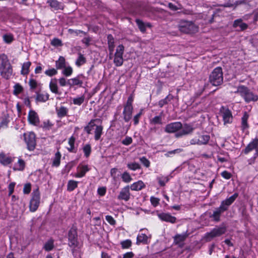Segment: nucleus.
Listing matches in <instances>:
<instances>
[{"instance_id":"nucleus-1","label":"nucleus","mask_w":258,"mask_h":258,"mask_svg":"<svg viewBox=\"0 0 258 258\" xmlns=\"http://www.w3.org/2000/svg\"><path fill=\"white\" fill-rule=\"evenodd\" d=\"M209 82L215 86H219L223 83V72L221 67H217L212 72L209 76Z\"/></svg>"},{"instance_id":"nucleus-2","label":"nucleus","mask_w":258,"mask_h":258,"mask_svg":"<svg viewBox=\"0 0 258 258\" xmlns=\"http://www.w3.org/2000/svg\"><path fill=\"white\" fill-rule=\"evenodd\" d=\"M181 32L185 34L195 33L198 31L199 27L191 21H181L178 25Z\"/></svg>"},{"instance_id":"nucleus-3","label":"nucleus","mask_w":258,"mask_h":258,"mask_svg":"<svg viewBox=\"0 0 258 258\" xmlns=\"http://www.w3.org/2000/svg\"><path fill=\"white\" fill-rule=\"evenodd\" d=\"M227 231V227L222 223L220 226H216L210 232L206 233L205 234V239L207 241H210L213 238L219 237L225 233Z\"/></svg>"},{"instance_id":"nucleus-4","label":"nucleus","mask_w":258,"mask_h":258,"mask_svg":"<svg viewBox=\"0 0 258 258\" xmlns=\"http://www.w3.org/2000/svg\"><path fill=\"white\" fill-rule=\"evenodd\" d=\"M237 92L239 93L247 102H249L251 101H255L258 100V96L254 95L247 87L244 86H240L238 87Z\"/></svg>"},{"instance_id":"nucleus-5","label":"nucleus","mask_w":258,"mask_h":258,"mask_svg":"<svg viewBox=\"0 0 258 258\" xmlns=\"http://www.w3.org/2000/svg\"><path fill=\"white\" fill-rule=\"evenodd\" d=\"M31 196L29 209L31 212H34L37 210L40 203V194L38 187L33 190Z\"/></svg>"},{"instance_id":"nucleus-6","label":"nucleus","mask_w":258,"mask_h":258,"mask_svg":"<svg viewBox=\"0 0 258 258\" xmlns=\"http://www.w3.org/2000/svg\"><path fill=\"white\" fill-rule=\"evenodd\" d=\"M124 51V47L122 44L119 45L116 49V51L114 55L113 62L116 67L121 66L123 64V54Z\"/></svg>"},{"instance_id":"nucleus-7","label":"nucleus","mask_w":258,"mask_h":258,"mask_svg":"<svg viewBox=\"0 0 258 258\" xmlns=\"http://www.w3.org/2000/svg\"><path fill=\"white\" fill-rule=\"evenodd\" d=\"M24 140L27 145V148L30 151H33L36 147L35 135L33 132L24 134Z\"/></svg>"},{"instance_id":"nucleus-8","label":"nucleus","mask_w":258,"mask_h":258,"mask_svg":"<svg viewBox=\"0 0 258 258\" xmlns=\"http://www.w3.org/2000/svg\"><path fill=\"white\" fill-rule=\"evenodd\" d=\"M68 240L69 246L75 248L78 246V234L75 228L72 227L69 231Z\"/></svg>"},{"instance_id":"nucleus-9","label":"nucleus","mask_w":258,"mask_h":258,"mask_svg":"<svg viewBox=\"0 0 258 258\" xmlns=\"http://www.w3.org/2000/svg\"><path fill=\"white\" fill-rule=\"evenodd\" d=\"M254 150L255 152L254 155V158H256L258 156V139H255L250 142L244 150L245 154H248L250 151Z\"/></svg>"},{"instance_id":"nucleus-10","label":"nucleus","mask_w":258,"mask_h":258,"mask_svg":"<svg viewBox=\"0 0 258 258\" xmlns=\"http://www.w3.org/2000/svg\"><path fill=\"white\" fill-rule=\"evenodd\" d=\"M182 128L180 122H174L167 124L165 127V132L167 133H175Z\"/></svg>"},{"instance_id":"nucleus-11","label":"nucleus","mask_w":258,"mask_h":258,"mask_svg":"<svg viewBox=\"0 0 258 258\" xmlns=\"http://www.w3.org/2000/svg\"><path fill=\"white\" fill-rule=\"evenodd\" d=\"M83 76L82 75H78L75 78H73L68 80L67 85L72 88L75 86H77L79 87H83V81L81 80V78Z\"/></svg>"},{"instance_id":"nucleus-12","label":"nucleus","mask_w":258,"mask_h":258,"mask_svg":"<svg viewBox=\"0 0 258 258\" xmlns=\"http://www.w3.org/2000/svg\"><path fill=\"white\" fill-rule=\"evenodd\" d=\"M237 197L238 194L236 193L234 194L229 198L221 202L220 207H221L225 211H227L229 207L234 202Z\"/></svg>"},{"instance_id":"nucleus-13","label":"nucleus","mask_w":258,"mask_h":258,"mask_svg":"<svg viewBox=\"0 0 258 258\" xmlns=\"http://www.w3.org/2000/svg\"><path fill=\"white\" fill-rule=\"evenodd\" d=\"M130 186L127 185L121 189L117 198L119 200L128 201L130 199Z\"/></svg>"},{"instance_id":"nucleus-14","label":"nucleus","mask_w":258,"mask_h":258,"mask_svg":"<svg viewBox=\"0 0 258 258\" xmlns=\"http://www.w3.org/2000/svg\"><path fill=\"white\" fill-rule=\"evenodd\" d=\"M13 69L11 64L0 69L1 76L6 79H9L12 75Z\"/></svg>"},{"instance_id":"nucleus-15","label":"nucleus","mask_w":258,"mask_h":258,"mask_svg":"<svg viewBox=\"0 0 258 258\" xmlns=\"http://www.w3.org/2000/svg\"><path fill=\"white\" fill-rule=\"evenodd\" d=\"M28 119L30 123L37 125L39 122V117L37 113L34 110H30L28 113Z\"/></svg>"},{"instance_id":"nucleus-16","label":"nucleus","mask_w":258,"mask_h":258,"mask_svg":"<svg viewBox=\"0 0 258 258\" xmlns=\"http://www.w3.org/2000/svg\"><path fill=\"white\" fill-rule=\"evenodd\" d=\"M159 218L162 221L174 223L176 222V218L170 214L165 213H161L158 214Z\"/></svg>"},{"instance_id":"nucleus-17","label":"nucleus","mask_w":258,"mask_h":258,"mask_svg":"<svg viewBox=\"0 0 258 258\" xmlns=\"http://www.w3.org/2000/svg\"><path fill=\"white\" fill-rule=\"evenodd\" d=\"M222 117L224 124L230 123L232 122L233 116L231 111L229 108H224Z\"/></svg>"},{"instance_id":"nucleus-18","label":"nucleus","mask_w":258,"mask_h":258,"mask_svg":"<svg viewBox=\"0 0 258 258\" xmlns=\"http://www.w3.org/2000/svg\"><path fill=\"white\" fill-rule=\"evenodd\" d=\"M224 212L225 211L221 207H219L213 211V214L210 215V217L212 218L214 221L219 222L220 221L221 214Z\"/></svg>"},{"instance_id":"nucleus-19","label":"nucleus","mask_w":258,"mask_h":258,"mask_svg":"<svg viewBox=\"0 0 258 258\" xmlns=\"http://www.w3.org/2000/svg\"><path fill=\"white\" fill-rule=\"evenodd\" d=\"M89 170L87 165H79L77 168V172L75 174V176L78 178L82 177Z\"/></svg>"},{"instance_id":"nucleus-20","label":"nucleus","mask_w":258,"mask_h":258,"mask_svg":"<svg viewBox=\"0 0 258 258\" xmlns=\"http://www.w3.org/2000/svg\"><path fill=\"white\" fill-rule=\"evenodd\" d=\"M47 3L54 10H62L64 7L62 3L58 2L56 0H47Z\"/></svg>"},{"instance_id":"nucleus-21","label":"nucleus","mask_w":258,"mask_h":258,"mask_svg":"<svg viewBox=\"0 0 258 258\" xmlns=\"http://www.w3.org/2000/svg\"><path fill=\"white\" fill-rule=\"evenodd\" d=\"M133 107H125L124 106V109L123 111V119L125 122H128L132 118V112Z\"/></svg>"},{"instance_id":"nucleus-22","label":"nucleus","mask_w":258,"mask_h":258,"mask_svg":"<svg viewBox=\"0 0 258 258\" xmlns=\"http://www.w3.org/2000/svg\"><path fill=\"white\" fill-rule=\"evenodd\" d=\"M107 44L110 55H112L115 47L114 39L111 34L107 35Z\"/></svg>"},{"instance_id":"nucleus-23","label":"nucleus","mask_w":258,"mask_h":258,"mask_svg":"<svg viewBox=\"0 0 258 258\" xmlns=\"http://www.w3.org/2000/svg\"><path fill=\"white\" fill-rule=\"evenodd\" d=\"M13 161L10 157L7 156L3 152L0 153V163L4 166H7Z\"/></svg>"},{"instance_id":"nucleus-24","label":"nucleus","mask_w":258,"mask_h":258,"mask_svg":"<svg viewBox=\"0 0 258 258\" xmlns=\"http://www.w3.org/2000/svg\"><path fill=\"white\" fill-rule=\"evenodd\" d=\"M145 186V185L144 182L141 180H139L131 184L130 188L132 190L138 191L141 190Z\"/></svg>"},{"instance_id":"nucleus-25","label":"nucleus","mask_w":258,"mask_h":258,"mask_svg":"<svg viewBox=\"0 0 258 258\" xmlns=\"http://www.w3.org/2000/svg\"><path fill=\"white\" fill-rule=\"evenodd\" d=\"M148 240V237L143 233L140 234L138 235L137 238V244L139 245L141 243L143 244H147Z\"/></svg>"},{"instance_id":"nucleus-26","label":"nucleus","mask_w":258,"mask_h":258,"mask_svg":"<svg viewBox=\"0 0 258 258\" xmlns=\"http://www.w3.org/2000/svg\"><path fill=\"white\" fill-rule=\"evenodd\" d=\"M10 64L7 56L4 53L0 55V69Z\"/></svg>"},{"instance_id":"nucleus-27","label":"nucleus","mask_w":258,"mask_h":258,"mask_svg":"<svg viewBox=\"0 0 258 258\" xmlns=\"http://www.w3.org/2000/svg\"><path fill=\"white\" fill-rule=\"evenodd\" d=\"M233 27L235 28L239 27L240 30H244L247 28L248 26L246 23H243L241 19H237L234 21Z\"/></svg>"},{"instance_id":"nucleus-28","label":"nucleus","mask_w":258,"mask_h":258,"mask_svg":"<svg viewBox=\"0 0 258 258\" xmlns=\"http://www.w3.org/2000/svg\"><path fill=\"white\" fill-rule=\"evenodd\" d=\"M248 117V114L245 112L241 118V129L243 131L249 127L247 123Z\"/></svg>"},{"instance_id":"nucleus-29","label":"nucleus","mask_w":258,"mask_h":258,"mask_svg":"<svg viewBox=\"0 0 258 258\" xmlns=\"http://www.w3.org/2000/svg\"><path fill=\"white\" fill-rule=\"evenodd\" d=\"M49 88L51 91L56 94H59L57 85V80L56 79L51 80L49 83Z\"/></svg>"},{"instance_id":"nucleus-30","label":"nucleus","mask_w":258,"mask_h":258,"mask_svg":"<svg viewBox=\"0 0 258 258\" xmlns=\"http://www.w3.org/2000/svg\"><path fill=\"white\" fill-rule=\"evenodd\" d=\"M103 127L101 125H96L95 128V140H99L102 134Z\"/></svg>"},{"instance_id":"nucleus-31","label":"nucleus","mask_w":258,"mask_h":258,"mask_svg":"<svg viewBox=\"0 0 258 258\" xmlns=\"http://www.w3.org/2000/svg\"><path fill=\"white\" fill-rule=\"evenodd\" d=\"M31 62L27 61L22 65L21 74L23 75H26L29 73V68L31 66Z\"/></svg>"},{"instance_id":"nucleus-32","label":"nucleus","mask_w":258,"mask_h":258,"mask_svg":"<svg viewBox=\"0 0 258 258\" xmlns=\"http://www.w3.org/2000/svg\"><path fill=\"white\" fill-rule=\"evenodd\" d=\"M188 236V234L186 233L182 234H177L174 237V241L176 243H179L184 241Z\"/></svg>"},{"instance_id":"nucleus-33","label":"nucleus","mask_w":258,"mask_h":258,"mask_svg":"<svg viewBox=\"0 0 258 258\" xmlns=\"http://www.w3.org/2000/svg\"><path fill=\"white\" fill-rule=\"evenodd\" d=\"M173 97L172 95L169 94L166 98L160 100L158 102V105L160 107H162L164 105L167 104L169 101L172 100Z\"/></svg>"},{"instance_id":"nucleus-34","label":"nucleus","mask_w":258,"mask_h":258,"mask_svg":"<svg viewBox=\"0 0 258 258\" xmlns=\"http://www.w3.org/2000/svg\"><path fill=\"white\" fill-rule=\"evenodd\" d=\"M194 130V128L191 125L188 124H184L181 131L184 135H187L191 134Z\"/></svg>"},{"instance_id":"nucleus-35","label":"nucleus","mask_w":258,"mask_h":258,"mask_svg":"<svg viewBox=\"0 0 258 258\" xmlns=\"http://www.w3.org/2000/svg\"><path fill=\"white\" fill-rule=\"evenodd\" d=\"M56 67L57 69H61L65 68L66 61L65 58L63 56H60L58 60L55 62Z\"/></svg>"},{"instance_id":"nucleus-36","label":"nucleus","mask_w":258,"mask_h":258,"mask_svg":"<svg viewBox=\"0 0 258 258\" xmlns=\"http://www.w3.org/2000/svg\"><path fill=\"white\" fill-rule=\"evenodd\" d=\"M49 99V95L48 94H43L37 93L36 100L37 101L45 102Z\"/></svg>"},{"instance_id":"nucleus-37","label":"nucleus","mask_w":258,"mask_h":258,"mask_svg":"<svg viewBox=\"0 0 258 258\" xmlns=\"http://www.w3.org/2000/svg\"><path fill=\"white\" fill-rule=\"evenodd\" d=\"M57 116L59 117H62L67 115L68 109L64 106H61L59 109L56 110Z\"/></svg>"},{"instance_id":"nucleus-38","label":"nucleus","mask_w":258,"mask_h":258,"mask_svg":"<svg viewBox=\"0 0 258 258\" xmlns=\"http://www.w3.org/2000/svg\"><path fill=\"white\" fill-rule=\"evenodd\" d=\"M78 182L73 180H70L68 181L67 185V189L70 191H72L74 190L78 186Z\"/></svg>"},{"instance_id":"nucleus-39","label":"nucleus","mask_w":258,"mask_h":258,"mask_svg":"<svg viewBox=\"0 0 258 258\" xmlns=\"http://www.w3.org/2000/svg\"><path fill=\"white\" fill-rule=\"evenodd\" d=\"M54 240L52 239L48 240L44 245L43 248L47 251L51 250L54 247Z\"/></svg>"},{"instance_id":"nucleus-40","label":"nucleus","mask_w":258,"mask_h":258,"mask_svg":"<svg viewBox=\"0 0 258 258\" xmlns=\"http://www.w3.org/2000/svg\"><path fill=\"white\" fill-rule=\"evenodd\" d=\"M96 120L95 119H92L91 120L90 122L88 123V124L85 127L84 130L88 134H91V132L92 130L94 129V127H96V124L94 123V122Z\"/></svg>"},{"instance_id":"nucleus-41","label":"nucleus","mask_w":258,"mask_h":258,"mask_svg":"<svg viewBox=\"0 0 258 258\" xmlns=\"http://www.w3.org/2000/svg\"><path fill=\"white\" fill-rule=\"evenodd\" d=\"M75 138L74 137H71L69 140V144L70 145V147H68V150L73 153H76V150L75 149L74 144H75Z\"/></svg>"},{"instance_id":"nucleus-42","label":"nucleus","mask_w":258,"mask_h":258,"mask_svg":"<svg viewBox=\"0 0 258 258\" xmlns=\"http://www.w3.org/2000/svg\"><path fill=\"white\" fill-rule=\"evenodd\" d=\"M78 55L79 56L77 59L75 63L78 67H80L86 62V59L84 55L81 53H79Z\"/></svg>"},{"instance_id":"nucleus-43","label":"nucleus","mask_w":258,"mask_h":258,"mask_svg":"<svg viewBox=\"0 0 258 258\" xmlns=\"http://www.w3.org/2000/svg\"><path fill=\"white\" fill-rule=\"evenodd\" d=\"M61 158V154L59 152H57L55 154V157L53 160L52 166L58 167L60 165V160Z\"/></svg>"},{"instance_id":"nucleus-44","label":"nucleus","mask_w":258,"mask_h":258,"mask_svg":"<svg viewBox=\"0 0 258 258\" xmlns=\"http://www.w3.org/2000/svg\"><path fill=\"white\" fill-rule=\"evenodd\" d=\"M135 21L140 30L143 33L145 32L146 31L145 23L139 19H137Z\"/></svg>"},{"instance_id":"nucleus-45","label":"nucleus","mask_w":258,"mask_h":258,"mask_svg":"<svg viewBox=\"0 0 258 258\" xmlns=\"http://www.w3.org/2000/svg\"><path fill=\"white\" fill-rule=\"evenodd\" d=\"M3 40L6 43L10 44L14 40V36L12 34L7 33L3 36Z\"/></svg>"},{"instance_id":"nucleus-46","label":"nucleus","mask_w":258,"mask_h":258,"mask_svg":"<svg viewBox=\"0 0 258 258\" xmlns=\"http://www.w3.org/2000/svg\"><path fill=\"white\" fill-rule=\"evenodd\" d=\"M121 177L122 181L125 183H129L133 179L129 173L126 171L124 172Z\"/></svg>"},{"instance_id":"nucleus-47","label":"nucleus","mask_w":258,"mask_h":258,"mask_svg":"<svg viewBox=\"0 0 258 258\" xmlns=\"http://www.w3.org/2000/svg\"><path fill=\"white\" fill-rule=\"evenodd\" d=\"M210 139V137L209 135H203L201 136L199 139L200 145L207 144Z\"/></svg>"},{"instance_id":"nucleus-48","label":"nucleus","mask_w":258,"mask_h":258,"mask_svg":"<svg viewBox=\"0 0 258 258\" xmlns=\"http://www.w3.org/2000/svg\"><path fill=\"white\" fill-rule=\"evenodd\" d=\"M157 180L161 186H164L166 183L169 181L168 176H161L157 177Z\"/></svg>"},{"instance_id":"nucleus-49","label":"nucleus","mask_w":258,"mask_h":258,"mask_svg":"<svg viewBox=\"0 0 258 258\" xmlns=\"http://www.w3.org/2000/svg\"><path fill=\"white\" fill-rule=\"evenodd\" d=\"M127 167L131 170H136L137 169H139L141 168L140 164L136 162L130 163L127 165Z\"/></svg>"},{"instance_id":"nucleus-50","label":"nucleus","mask_w":258,"mask_h":258,"mask_svg":"<svg viewBox=\"0 0 258 258\" xmlns=\"http://www.w3.org/2000/svg\"><path fill=\"white\" fill-rule=\"evenodd\" d=\"M83 152L84 153L85 156L86 157H88L91 152V147L89 144H87L83 147Z\"/></svg>"},{"instance_id":"nucleus-51","label":"nucleus","mask_w":258,"mask_h":258,"mask_svg":"<svg viewBox=\"0 0 258 258\" xmlns=\"http://www.w3.org/2000/svg\"><path fill=\"white\" fill-rule=\"evenodd\" d=\"M151 123L154 124H162V117L160 115L156 116L151 120Z\"/></svg>"},{"instance_id":"nucleus-52","label":"nucleus","mask_w":258,"mask_h":258,"mask_svg":"<svg viewBox=\"0 0 258 258\" xmlns=\"http://www.w3.org/2000/svg\"><path fill=\"white\" fill-rule=\"evenodd\" d=\"M84 99L85 97L84 95H83L81 97L74 98L73 103L76 105H80L83 103V102L84 101Z\"/></svg>"},{"instance_id":"nucleus-53","label":"nucleus","mask_w":258,"mask_h":258,"mask_svg":"<svg viewBox=\"0 0 258 258\" xmlns=\"http://www.w3.org/2000/svg\"><path fill=\"white\" fill-rule=\"evenodd\" d=\"M14 94L15 95H18L20 94L23 91V87L19 84H16L14 87Z\"/></svg>"},{"instance_id":"nucleus-54","label":"nucleus","mask_w":258,"mask_h":258,"mask_svg":"<svg viewBox=\"0 0 258 258\" xmlns=\"http://www.w3.org/2000/svg\"><path fill=\"white\" fill-rule=\"evenodd\" d=\"M64 70L62 71V74L67 76H71L73 73V69L71 67L63 68Z\"/></svg>"},{"instance_id":"nucleus-55","label":"nucleus","mask_w":258,"mask_h":258,"mask_svg":"<svg viewBox=\"0 0 258 258\" xmlns=\"http://www.w3.org/2000/svg\"><path fill=\"white\" fill-rule=\"evenodd\" d=\"M120 244L122 248H128L132 245V241L130 239H127L121 242Z\"/></svg>"},{"instance_id":"nucleus-56","label":"nucleus","mask_w":258,"mask_h":258,"mask_svg":"<svg viewBox=\"0 0 258 258\" xmlns=\"http://www.w3.org/2000/svg\"><path fill=\"white\" fill-rule=\"evenodd\" d=\"M51 44L54 46H61L62 45L61 41L58 38H54L51 40Z\"/></svg>"},{"instance_id":"nucleus-57","label":"nucleus","mask_w":258,"mask_h":258,"mask_svg":"<svg viewBox=\"0 0 258 258\" xmlns=\"http://www.w3.org/2000/svg\"><path fill=\"white\" fill-rule=\"evenodd\" d=\"M31 190V184L30 183H26L24 185L23 188V192L25 194H29Z\"/></svg>"},{"instance_id":"nucleus-58","label":"nucleus","mask_w":258,"mask_h":258,"mask_svg":"<svg viewBox=\"0 0 258 258\" xmlns=\"http://www.w3.org/2000/svg\"><path fill=\"white\" fill-rule=\"evenodd\" d=\"M140 160L141 162L146 167H149L150 165V162L148 159H147L145 157H142L140 158Z\"/></svg>"},{"instance_id":"nucleus-59","label":"nucleus","mask_w":258,"mask_h":258,"mask_svg":"<svg viewBox=\"0 0 258 258\" xmlns=\"http://www.w3.org/2000/svg\"><path fill=\"white\" fill-rule=\"evenodd\" d=\"M57 73V71L55 69H51L46 70L45 74L50 77H52Z\"/></svg>"},{"instance_id":"nucleus-60","label":"nucleus","mask_w":258,"mask_h":258,"mask_svg":"<svg viewBox=\"0 0 258 258\" xmlns=\"http://www.w3.org/2000/svg\"><path fill=\"white\" fill-rule=\"evenodd\" d=\"M133 142V139L130 137H126L124 140L121 142L122 144L125 146H128L131 144Z\"/></svg>"},{"instance_id":"nucleus-61","label":"nucleus","mask_w":258,"mask_h":258,"mask_svg":"<svg viewBox=\"0 0 258 258\" xmlns=\"http://www.w3.org/2000/svg\"><path fill=\"white\" fill-rule=\"evenodd\" d=\"M18 167L17 169L19 170H23L25 167V163L24 160L22 159H19L18 162Z\"/></svg>"},{"instance_id":"nucleus-62","label":"nucleus","mask_w":258,"mask_h":258,"mask_svg":"<svg viewBox=\"0 0 258 258\" xmlns=\"http://www.w3.org/2000/svg\"><path fill=\"white\" fill-rule=\"evenodd\" d=\"M52 125L53 124L49 120H47L43 123V127L45 130H49Z\"/></svg>"},{"instance_id":"nucleus-63","label":"nucleus","mask_w":258,"mask_h":258,"mask_svg":"<svg viewBox=\"0 0 258 258\" xmlns=\"http://www.w3.org/2000/svg\"><path fill=\"white\" fill-rule=\"evenodd\" d=\"M105 219L111 225H114L116 223L115 220L111 216H106Z\"/></svg>"},{"instance_id":"nucleus-64","label":"nucleus","mask_w":258,"mask_h":258,"mask_svg":"<svg viewBox=\"0 0 258 258\" xmlns=\"http://www.w3.org/2000/svg\"><path fill=\"white\" fill-rule=\"evenodd\" d=\"M29 84L31 89H35L37 86V82L33 79H30Z\"/></svg>"}]
</instances>
